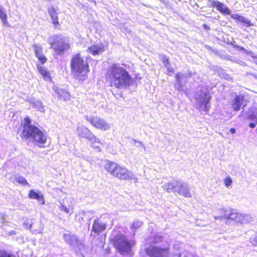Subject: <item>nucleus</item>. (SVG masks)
<instances>
[{
	"label": "nucleus",
	"instance_id": "nucleus-1",
	"mask_svg": "<svg viewBox=\"0 0 257 257\" xmlns=\"http://www.w3.org/2000/svg\"><path fill=\"white\" fill-rule=\"evenodd\" d=\"M106 77L111 86L118 89L126 88L133 83V79L127 71L118 64L108 67Z\"/></svg>",
	"mask_w": 257,
	"mask_h": 257
},
{
	"label": "nucleus",
	"instance_id": "nucleus-2",
	"mask_svg": "<svg viewBox=\"0 0 257 257\" xmlns=\"http://www.w3.org/2000/svg\"><path fill=\"white\" fill-rule=\"evenodd\" d=\"M22 130L21 137L22 139L28 140L40 147H44L47 140L46 133L38 127L31 124V121L29 117L25 118Z\"/></svg>",
	"mask_w": 257,
	"mask_h": 257
},
{
	"label": "nucleus",
	"instance_id": "nucleus-3",
	"mask_svg": "<svg viewBox=\"0 0 257 257\" xmlns=\"http://www.w3.org/2000/svg\"><path fill=\"white\" fill-rule=\"evenodd\" d=\"M72 73L76 79L84 80L89 72L87 62L80 57V54L74 55L71 60Z\"/></svg>",
	"mask_w": 257,
	"mask_h": 257
},
{
	"label": "nucleus",
	"instance_id": "nucleus-4",
	"mask_svg": "<svg viewBox=\"0 0 257 257\" xmlns=\"http://www.w3.org/2000/svg\"><path fill=\"white\" fill-rule=\"evenodd\" d=\"M105 169L111 175L119 179L137 180L134 174L132 172L128 171L125 167H122L114 162L108 161L105 166Z\"/></svg>",
	"mask_w": 257,
	"mask_h": 257
},
{
	"label": "nucleus",
	"instance_id": "nucleus-5",
	"mask_svg": "<svg viewBox=\"0 0 257 257\" xmlns=\"http://www.w3.org/2000/svg\"><path fill=\"white\" fill-rule=\"evenodd\" d=\"M194 97L196 100V108L200 111L207 112L209 109V102L211 98L208 89L205 86L199 87Z\"/></svg>",
	"mask_w": 257,
	"mask_h": 257
},
{
	"label": "nucleus",
	"instance_id": "nucleus-6",
	"mask_svg": "<svg viewBox=\"0 0 257 257\" xmlns=\"http://www.w3.org/2000/svg\"><path fill=\"white\" fill-rule=\"evenodd\" d=\"M51 39L53 42L51 41L50 44L57 55H62L65 50L68 48L69 45L66 42V39L62 36L55 35Z\"/></svg>",
	"mask_w": 257,
	"mask_h": 257
},
{
	"label": "nucleus",
	"instance_id": "nucleus-7",
	"mask_svg": "<svg viewBox=\"0 0 257 257\" xmlns=\"http://www.w3.org/2000/svg\"><path fill=\"white\" fill-rule=\"evenodd\" d=\"M113 243L117 250L121 253L131 251V244L126 237L122 234H118L113 239Z\"/></svg>",
	"mask_w": 257,
	"mask_h": 257
},
{
	"label": "nucleus",
	"instance_id": "nucleus-8",
	"mask_svg": "<svg viewBox=\"0 0 257 257\" xmlns=\"http://www.w3.org/2000/svg\"><path fill=\"white\" fill-rule=\"evenodd\" d=\"M146 252L150 257H181L182 254H171L168 249L156 246H151L146 249Z\"/></svg>",
	"mask_w": 257,
	"mask_h": 257
},
{
	"label": "nucleus",
	"instance_id": "nucleus-9",
	"mask_svg": "<svg viewBox=\"0 0 257 257\" xmlns=\"http://www.w3.org/2000/svg\"><path fill=\"white\" fill-rule=\"evenodd\" d=\"M63 238L66 243L70 245L73 248L81 249L84 246L82 241L79 239L76 235L70 232L64 233L63 235Z\"/></svg>",
	"mask_w": 257,
	"mask_h": 257
},
{
	"label": "nucleus",
	"instance_id": "nucleus-10",
	"mask_svg": "<svg viewBox=\"0 0 257 257\" xmlns=\"http://www.w3.org/2000/svg\"><path fill=\"white\" fill-rule=\"evenodd\" d=\"M192 75V73L191 71H188L185 73H178L175 76V88L179 91H184L185 84L186 82L184 80L191 77Z\"/></svg>",
	"mask_w": 257,
	"mask_h": 257
},
{
	"label": "nucleus",
	"instance_id": "nucleus-11",
	"mask_svg": "<svg viewBox=\"0 0 257 257\" xmlns=\"http://www.w3.org/2000/svg\"><path fill=\"white\" fill-rule=\"evenodd\" d=\"M85 118L87 121H89L93 126L98 129L106 131L110 127V125L108 123L98 116H96L89 117L87 115H86Z\"/></svg>",
	"mask_w": 257,
	"mask_h": 257
},
{
	"label": "nucleus",
	"instance_id": "nucleus-12",
	"mask_svg": "<svg viewBox=\"0 0 257 257\" xmlns=\"http://www.w3.org/2000/svg\"><path fill=\"white\" fill-rule=\"evenodd\" d=\"M77 135L80 138H84L88 141H91L94 139L97 143H99L96 137L86 127L81 125L77 126L76 130Z\"/></svg>",
	"mask_w": 257,
	"mask_h": 257
},
{
	"label": "nucleus",
	"instance_id": "nucleus-13",
	"mask_svg": "<svg viewBox=\"0 0 257 257\" xmlns=\"http://www.w3.org/2000/svg\"><path fill=\"white\" fill-rule=\"evenodd\" d=\"M233 98L231 101V105L233 110L237 111L241 108L244 107L246 105V102L244 100V96L243 94H237L234 93V96L232 95Z\"/></svg>",
	"mask_w": 257,
	"mask_h": 257
},
{
	"label": "nucleus",
	"instance_id": "nucleus-14",
	"mask_svg": "<svg viewBox=\"0 0 257 257\" xmlns=\"http://www.w3.org/2000/svg\"><path fill=\"white\" fill-rule=\"evenodd\" d=\"M175 193H177L185 197H190L191 194L188 185L180 180H177Z\"/></svg>",
	"mask_w": 257,
	"mask_h": 257
},
{
	"label": "nucleus",
	"instance_id": "nucleus-15",
	"mask_svg": "<svg viewBox=\"0 0 257 257\" xmlns=\"http://www.w3.org/2000/svg\"><path fill=\"white\" fill-rule=\"evenodd\" d=\"M53 90L54 91V96L57 97L59 100L63 101L70 100V94L64 89L59 87L57 86H54Z\"/></svg>",
	"mask_w": 257,
	"mask_h": 257
},
{
	"label": "nucleus",
	"instance_id": "nucleus-16",
	"mask_svg": "<svg viewBox=\"0 0 257 257\" xmlns=\"http://www.w3.org/2000/svg\"><path fill=\"white\" fill-rule=\"evenodd\" d=\"M211 6L216 9L223 15H230V10L225 5L219 1H210Z\"/></svg>",
	"mask_w": 257,
	"mask_h": 257
},
{
	"label": "nucleus",
	"instance_id": "nucleus-17",
	"mask_svg": "<svg viewBox=\"0 0 257 257\" xmlns=\"http://www.w3.org/2000/svg\"><path fill=\"white\" fill-rule=\"evenodd\" d=\"M58 9H55L53 6H51L48 9V14L55 28H58L60 26L58 20Z\"/></svg>",
	"mask_w": 257,
	"mask_h": 257
},
{
	"label": "nucleus",
	"instance_id": "nucleus-18",
	"mask_svg": "<svg viewBox=\"0 0 257 257\" xmlns=\"http://www.w3.org/2000/svg\"><path fill=\"white\" fill-rule=\"evenodd\" d=\"M106 224L102 223L99 219L94 221L92 231L95 233H99L104 230L106 228Z\"/></svg>",
	"mask_w": 257,
	"mask_h": 257
},
{
	"label": "nucleus",
	"instance_id": "nucleus-19",
	"mask_svg": "<svg viewBox=\"0 0 257 257\" xmlns=\"http://www.w3.org/2000/svg\"><path fill=\"white\" fill-rule=\"evenodd\" d=\"M233 19H236L242 24L243 26L250 27L253 25V24L247 19L243 16L238 14H233L231 16Z\"/></svg>",
	"mask_w": 257,
	"mask_h": 257
},
{
	"label": "nucleus",
	"instance_id": "nucleus-20",
	"mask_svg": "<svg viewBox=\"0 0 257 257\" xmlns=\"http://www.w3.org/2000/svg\"><path fill=\"white\" fill-rule=\"evenodd\" d=\"M87 51L89 53L96 55L102 53L104 51V49L101 44H97L89 47L87 49Z\"/></svg>",
	"mask_w": 257,
	"mask_h": 257
},
{
	"label": "nucleus",
	"instance_id": "nucleus-21",
	"mask_svg": "<svg viewBox=\"0 0 257 257\" xmlns=\"http://www.w3.org/2000/svg\"><path fill=\"white\" fill-rule=\"evenodd\" d=\"M28 196L31 199H37L41 204H44L45 203L43 196L33 190H31L29 191Z\"/></svg>",
	"mask_w": 257,
	"mask_h": 257
},
{
	"label": "nucleus",
	"instance_id": "nucleus-22",
	"mask_svg": "<svg viewBox=\"0 0 257 257\" xmlns=\"http://www.w3.org/2000/svg\"><path fill=\"white\" fill-rule=\"evenodd\" d=\"M177 180H174L172 182H168L162 186L164 190L167 192H173L175 193V189L176 186Z\"/></svg>",
	"mask_w": 257,
	"mask_h": 257
},
{
	"label": "nucleus",
	"instance_id": "nucleus-23",
	"mask_svg": "<svg viewBox=\"0 0 257 257\" xmlns=\"http://www.w3.org/2000/svg\"><path fill=\"white\" fill-rule=\"evenodd\" d=\"M0 19L2 21L3 25L6 27H9L10 24L7 20V15L6 10L0 5Z\"/></svg>",
	"mask_w": 257,
	"mask_h": 257
},
{
	"label": "nucleus",
	"instance_id": "nucleus-24",
	"mask_svg": "<svg viewBox=\"0 0 257 257\" xmlns=\"http://www.w3.org/2000/svg\"><path fill=\"white\" fill-rule=\"evenodd\" d=\"M238 219H239V214L236 212H231L230 213H225L224 215V219H230L232 221H234L237 223Z\"/></svg>",
	"mask_w": 257,
	"mask_h": 257
},
{
	"label": "nucleus",
	"instance_id": "nucleus-25",
	"mask_svg": "<svg viewBox=\"0 0 257 257\" xmlns=\"http://www.w3.org/2000/svg\"><path fill=\"white\" fill-rule=\"evenodd\" d=\"M252 221H253V218L250 215L239 214V219H238L237 223L244 224Z\"/></svg>",
	"mask_w": 257,
	"mask_h": 257
},
{
	"label": "nucleus",
	"instance_id": "nucleus-26",
	"mask_svg": "<svg viewBox=\"0 0 257 257\" xmlns=\"http://www.w3.org/2000/svg\"><path fill=\"white\" fill-rule=\"evenodd\" d=\"M250 112L251 113L249 114L248 118L252 121L257 122V104L252 107Z\"/></svg>",
	"mask_w": 257,
	"mask_h": 257
},
{
	"label": "nucleus",
	"instance_id": "nucleus-27",
	"mask_svg": "<svg viewBox=\"0 0 257 257\" xmlns=\"http://www.w3.org/2000/svg\"><path fill=\"white\" fill-rule=\"evenodd\" d=\"M142 225V222L139 220H135L132 224L131 227L132 230L134 233L135 232V230L138 228L141 227Z\"/></svg>",
	"mask_w": 257,
	"mask_h": 257
},
{
	"label": "nucleus",
	"instance_id": "nucleus-28",
	"mask_svg": "<svg viewBox=\"0 0 257 257\" xmlns=\"http://www.w3.org/2000/svg\"><path fill=\"white\" fill-rule=\"evenodd\" d=\"M33 47L34 49L36 56L43 54V48L41 46L38 44H34Z\"/></svg>",
	"mask_w": 257,
	"mask_h": 257
},
{
	"label": "nucleus",
	"instance_id": "nucleus-29",
	"mask_svg": "<svg viewBox=\"0 0 257 257\" xmlns=\"http://www.w3.org/2000/svg\"><path fill=\"white\" fill-rule=\"evenodd\" d=\"M38 70L39 73L44 77L49 76V73L44 67L38 65Z\"/></svg>",
	"mask_w": 257,
	"mask_h": 257
},
{
	"label": "nucleus",
	"instance_id": "nucleus-30",
	"mask_svg": "<svg viewBox=\"0 0 257 257\" xmlns=\"http://www.w3.org/2000/svg\"><path fill=\"white\" fill-rule=\"evenodd\" d=\"M35 107L37 108L41 112H44L45 109L42 102L39 100H37L33 103Z\"/></svg>",
	"mask_w": 257,
	"mask_h": 257
},
{
	"label": "nucleus",
	"instance_id": "nucleus-31",
	"mask_svg": "<svg viewBox=\"0 0 257 257\" xmlns=\"http://www.w3.org/2000/svg\"><path fill=\"white\" fill-rule=\"evenodd\" d=\"M15 179L17 182H18V183H19L20 184L26 185H28V182H27L26 179L24 177H23L22 176H16L15 178Z\"/></svg>",
	"mask_w": 257,
	"mask_h": 257
},
{
	"label": "nucleus",
	"instance_id": "nucleus-32",
	"mask_svg": "<svg viewBox=\"0 0 257 257\" xmlns=\"http://www.w3.org/2000/svg\"><path fill=\"white\" fill-rule=\"evenodd\" d=\"M219 76L220 77L223 78H224L227 80H228L229 81H231V82H232L233 80L232 78L230 77V76L224 71H221V72H219Z\"/></svg>",
	"mask_w": 257,
	"mask_h": 257
},
{
	"label": "nucleus",
	"instance_id": "nucleus-33",
	"mask_svg": "<svg viewBox=\"0 0 257 257\" xmlns=\"http://www.w3.org/2000/svg\"><path fill=\"white\" fill-rule=\"evenodd\" d=\"M96 139L98 140V142L99 143H96L94 139H93L90 141L91 142V146L92 147H93L94 148L98 149V148H99L100 146L101 145V143L98 138H96Z\"/></svg>",
	"mask_w": 257,
	"mask_h": 257
},
{
	"label": "nucleus",
	"instance_id": "nucleus-34",
	"mask_svg": "<svg viewBox=\"0 0 257 257\" xmlns=\"http://www.w3.org/2000/svg\"><path fill=\"white\" fill-rule=\"evenodd\" d=\"M165 67L167 69V74L169 76H172L174 73V69L171 66L170 64Z\"/></svg>",
	"mask_w": 257,
	"mask_h": 257
},
{
	"label": "nucleus",
	"instance_id": "nucleus-35",
	"mask_svg": "<svg viewBox=\"0 0 257 257\" xmlns=\"http://www.w3.org/2000/svg\"><path fill=\"white\" fill-rule=\"evenodd\" d=\"M42 64H44L46 60V57L42 54L36 56Z\"/></svg>",
	"mask_w": 257,
	"mask_h": 257
},
{
	"label": "nucleus",
	"instance_id": "nucleus-36",
	"mask_svg": "<svg viewBox=\"0 0 257 257\" xmlns=\"http://www.w3.org/2000/svg\"><path fill=\"white\" fill-rule=\"evenodd\" d=\"M0 257H16L15 255L11 254L6 251H2L0 252Z\"/></svg>",
	"mask_w": 257,
	"mask_h": 257
},
{
	"label": "nucleus",
	"instance_id": "nucleus-37",
	"mask_svg": "<svg viewBox=\"0 0 257 257\" xmlns=\"http://www.w3.org/2000/svg\"><path fill=\"white\" fill-rule=\"evenodd\" d=\"M232 183L231 178L230 177L226 178L224 180V184L226 187H229Z\"/></svg>",
	"mask_w": 257,
	"mask_h": 257
},
{
	"label": "nucleus",
	"instance_id": "nucleus-38",
	"mask_svg": "<svg viewBox=\"0 0 257 257\" xmlns=\"http://www.w3.org/2000/svg\"><path fill=\"white\" fill-rule=\"evenodd\" d=\"M161 60L164 64V67L167 66V65L170 64L169 59L165 56L162 57Z\"/></svg>",
	"mask_w": 257,
	"mask_h": 257
},
{
	"label": "nucleus",
	"instance_id": "nucleus-39",
	"mask_svg": "<svg viewBox=\"0 0 257 257\" xmlns=\"http://www.w3.org/2000/svg\"><path fill=\"white\" fill-rule=\"evenodd\" d=\"M59 209L61 210L64 211L66 213H68L70 211V209L69 208H67V207H66L65 205H64L62 204H61V205L59 207Z\"/></svg>",
	"mask_w": 257,
	"mask_h": 257
},
{
	"label": "nucleus",
	"instance_id": "nucleus-40",
	"mask_svg": "<svg viewBox=\"0 0 257 257\" xmlns=\"http://www.w3.org/2000/svg\"><path fill=\"white\" fill-rule=\"evenodd\" d=\"M23 226L26 228H30L32 223L29 220H25L23 223Z\"/></svg>",
	"mask_w": 257,
	"mask_h": 257
},
{
	"label": "nucleus",
	"instance_id": "nucleus-41",
	"mask_svg": "<svg viewBox=\"0 0 257 257\" xmlns=\"http://www.w3.org/2000/svg\"><path fill=\"white\" fill-rule=\"evenodd\" d=\"M236 47L238 48L239 49V50H242V51H243L244 52H245L247 54H251V53H252V52L250 51V52H247V50L243 47H239V46H236Z\"/></svg>",
	"mask_w": 257,
	"mask_h": 257
},
{
	"label": "nucleus",
	"instance_id": "nucleus-42",
	"mask_svg": "<svg viewBox=\"0 0 257 257\" xmlns=\"http://www.w3.org/2000/svg\"><path fill=\"white\" fill-rule=\"evenodd\" d=\"M257 124V122L253 121L249 124V126L251 128H254Z\"/></svg>",
	"mask_w": 257,
	"mask_h": 257
},
{
	"label": "nucleus",
	"instance_id": "nucleus-43",
	"mask_svg": "<svg viewBox=\"0 0 257 257\" xmlns=\"http://www.w3.org/2000/svg\"><path fill=\"white\" fill-rule=\"evenodd\" d=\"M237 62L238 64H239L240 65H242L243 66H246V64L244 62H243L241 60H239L237 61Z\"/></svg>",
	"mask_w": 257,
	"mask_h": 257
},
{
	"label": "nucleus",
	"instance_id": "nucleus-44",
	"mask_svg": "<svg viewBox=\"0 0 257 257\" xmlns=\"http://www.w3.org/2000/svg\"><path fill=\"white\" fill-rule=\"evenodd\" d=\"M214 218L215 219H224V216H214Z\"/></svg>",
	"mask_w": 257,
	"mask_h": 257
},
{
	"label": "nucleus",
	"instance_id": "nucleus-45",
	"mask_svg": "<svg viewBox=\"0 0 257 257\" xmlns=\"http://www.w3.org/2000/svg\"><path fill=\"white\" fill-rule=\"evenodd\" d=\"M132 140H133V142H134L135 143H138L140 144L141 145H142V147L144 148V149H146L145 146H144V145H143V144L141 142H140V141H137L136 140H134V139H133Z\"/></svg>",
	"mask_w": 257,
	"mask_h": 257
},
{
	"label": "nucleus",
	"instance_id": "nucleus-46",
	"mask_svg": "<svg viewBox=\"0 0 257 257\" xmlns=\"http://www.w3.org/2000/svg\"><path fill=\"white\" fill-rule=\"evenodd\" d=\"M230 132L231 134H235V132H236V130H235V128H230Z\"/></svg>",
	"mask_w": 257,
	"mask_h": 257
},
{
	"label": "nucleus",
	"instance_id": "nucleus-47",
	"mask_svg": "<svg viewBox=\"0 0 257 257\" xmlns=\"http://www.w3.org/2000/svg\"><path fill=\"white\" fill-rule=\"evenodd\" d=\"M16 234L15 231L14 230H12L9 232L8 235H13V234Z\"/></svg>",
	"mask_w": 257,
	"mask_h": 257
},
{
	"label": "nucleus",
	"instance_id": "nucleus-48",
	"mask_svg": "<svg viewBox=\"0 0 257 257\" xmlns=\"http://www.w3.org/2000/svg\"><path fill=\"white\" fill-rule=\"evenodd\" d=\"M254 241L255 242V245H257V234L255 235L254 238Z\"/></svg>",
	"mask_w": 257,
	"mask_h": 257
},
{
	"label": "nucleus",
	"instance_id": "nucleus-49",
	"mask_svg": "<svg viewBox=\"0 0 257 257\" xmlns=\"http://www.w3.org/2000/svg\"><path fill=\"white\" fill-rule=\"evenodd\" d=\"M250 75H252L255 79H257V74L249 73Z\"/></svg>",
	"mask_w": 257,
	"mask_h": 257
},
{
	"label": "nucleus",
	"instance_id": "nucleus-50",
	"mask_svg": "<svg viewBox=\"0 0 257 257\" xmlns=\"http://www.w3.org/2000/svg\"><path fill=\"white\" fill-rule=\"evenodd\" d=\"M250 75H252L255 79H257V74L249 73Z\"/></svg>",
	"mask_w": 257,
	"mask_h": 257
},
{
	"label": "nucleus",
	"instance_id": "nucleus-51",
	"mask_svg": "<svg viewBox=\"0 0 257 257\" xmlns=\"http://www.w3.org/2000/svg\"><path fill=\"white\" fill-rule=\"evenodd\" d=\"M220 211L221 212V213H224V210L223 209H220Z\"/></svg>",
	"mask_w": 257,
	"mask_h": 257
},
{
	"label": "nucleus",
	"instance_id": "nucleus-52",
	"mask_svg": "<svg viewBox=\"0 0 257 257\" xmlns=\"http://www.w3.org/2000/svg\"><path fill=\"white\" fill-rule=\"evenodd\" d=\"M203 26H204V27L205 28H206V29H207V28H208L207 25H205V24H204Z\"/></svg>",
	"mask_w": 257,
	"mask_h": 257
},
{
	"label": "nucleus",
	"instance_id": "nucleus-53",
	"mask_svg": "<svg viewBox=\"0 0 257 257\" xmlns=\"http://www.w3.org/2000/svg\"><path fill=\"white\" fill-rule=\"evenodd\" d=\"M254 62H255V64H257V58H256V59L254 60Z\"/></svg>",
	"mask_w": 257,
	"mask_h": 257
},
{
	"label": "nucleus",
	"instance_id": "nucleus-54",
	"mask_svg": "<svg viewBox=\"0 0 257 257\" xmlns=\"http://www.w3.org/2000/svg\"><path fill=\"white\" fill-rule=\"evenodd\" d=\"M161 236H159V239L160 240H161Z\"/></svg>",
	"mask_w": 257,
	"mask_h": 257
}]
</instances>
